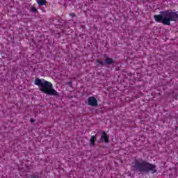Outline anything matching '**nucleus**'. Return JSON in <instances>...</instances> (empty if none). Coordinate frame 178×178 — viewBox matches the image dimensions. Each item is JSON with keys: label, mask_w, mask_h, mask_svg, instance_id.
Wrapping results in <instances>:
<instances>
[{"label": "nucleus", "mask_w": 178, "mask_h": 178, "mask_svg": "<svg viewBox=\"0 0 178 178\" xmlns=\"http://www.w3.org/2000/svg\"><path fill=\"white\" fill-rule=\"evenodd\" d=\"M132 168L139 173H156V165L143 159H135L132 163Z\"/></svg>", "instance_id": "f257e3e1"}, {"label": "nucleus", "mask_w": 178, "mask_h": 178, "mask_svg": "<svg viewBox=\"0 0 178 178\" xmlns=\"http://www.w3.org/2000/svg\"><path fill=\"white\" fill-rule=\"evenodd\" d=\"M35 86H40V90L42 92H44L47 95H53L54 97H59V92H56V90L52 88L53 85L52 83L46 81L44 79H36L35 80Z\"/></svg>", "instance_id": "f03ea898"}, {"label": "nucleus", "mask_w": 178, "mask_h": 178, "mask_svg": "<svg viewBox=\"0 0 178 178\" xmlns=\"http://www.w3.org/2000/svg\"><path fill=\"white\" fill-rule=\"evenodd\" d=\"M160 13L163 16V24L165 26H170V22H177L178 20L177 12L167 10L165 11H161Z\"/></svg>", "instance_id": "7ed1b4c3"}, {"label": "nucleus", "mask_w": 178, "mask_h": 178, "mask_svg": "<svg viewBox=\"0 0 178 178\" xmlns=\"http://www.w3.org/2000/svg\"><path fill=\"white\" fill-rule=\"evenodd\" d=\"M88 105L92 107L98 106V101L94 96L89 97L88 98Z\"/></svg>", "instance_id": "20e7f679"}, {"label": "nucleus", "mask_w": 178, "mask_h": 178, "mask_svg": "<svg viewBox=\"0 0 178 178\" xmlns=\"http://www.w3.org/2000/svg\"><path fill=\"white\" fill-rule=\"evenodd\" d=\"M154 19L157 23H163V15H154Z\"/></svg>", "instance_id": "39448f33"}, {"label": "nucleus", "mask_w": 178, "mask_h": 178, "mask_svg": "<svg viewBox=\"0 0 178 178\" xmlns=\"http://www.w3.org/2000/svg\"><path fill=\"white\" fill-rule=\"evenodd\" d=\"M104 63L106 65H113V63H115V60L112 58H106L104 60Z\"/></svg>", "instance_id": "423d86ee"}, {"label": "nucleus", "mask_w": 178, "mask_h": 178, "mask_svg": "<svg viewBox=\"0 0 178 178\" xmlns=\"http://www.w3.org/2000/svg\"><path fill=\"white\" fill-rule=\"evenodd\" d=\"M101 140H104V143H109V139L108 138V134L106 132H102V135L101 136Z\"/></svg>", "instance_id": "0eeeda50"}, {"label": "nucleus", "mask_w": 178, "mask_h": 178, "mask_svg": "<svg viewBox=\"0 0 178 178\" xmlns=\"http://www.w3.org/2000/svg\"><path fill=\"white\" fill-rule=\"evenodd\" d=\"M97 140V138L95 137V136H92L90 140V146H95V141Z\"/></svg>", "instance_id": "6e6552de"}, {"label": "nucleus", "mask_w": 178, "mask_h": 178, "mask_svg": "<svg viewBox=\"0 0 178 178\" xmlns=\"http://www.w3.org/2000/svg\"><path fill=\"white\" fill-rule=\"evenodd\" d=\"M37 3L39 6H44L47 3L46 0H37Z\"/></svg>", "instance_id": "1a4fd4ad"}, {"label": "nucleus", "mask_w": 178, "mask_h": 178, "mask_svg": "<svg viewBox=\"0 0 178 178\" xmlns=\"http://www.w3.org/2000/svg\"><path fill=\"white\" fill-rule=\"evenodd\" d=\"M31 178H41V174L40 172H35L31 176Z\"/></svg>", "instance_id": "9d476101"}, {"label": "nucleus", "mask_w": 178, "mask_h": 178, "mask_svg": "<svg viewBox=\"0 0 178 178\" xmlns=\"http://www.w3.org/2000/svg\"><path fill=\"white\" fill-rule=\"evenodd\" d=\"M97 63H98L101 67H102V66H104V62L99 60H97Z\"/></svg>", "instance_id": "9b49d317"}, {"label": "nucleus", "mask_w": 178, "mask_h": 178, "mask_svg": "<svg viewBox=\"0 0 178 178\" xmlns=\"http://www.w3.org/2000/svg\"><path fill=\"white\" fill-rule=\"evenodd\" d=\"M31 11L33 12V13H36V12H38L37 8H35V7L34 6L31 8Z\"/></svg>", "instance_id": "f8f14e48"}, {"label": "nucleus", "mask_w": 178, "mask_h": 178, "mask_svg": "<svg viewBox=\"0 0 178 178\" xmlns=\"http://www.w3.org/2000/svg\"><path fill=\"white\" fill-rule=\"evenodd\" d=\"M66 84H67L70 87H73L72 81L66 82Z\"/></svg>", "instance_id": "ddd939ff"}, {"label": "nucleus", "mask_w": 178, "mask_h": 178, "mask_svg": "<svg viewBox=\"0 0 178 178\" xmlns=\"http://www.w3.org/2000/svg\"><path fill=\"white\" fill-rule=\"evenodd\" d=\"M34 122H35V120L31 118V123H34Z\"/></svg>", "instance_id": "4468645a"}, {"label": "nucleus", "mask_w": 178, "mask_h": 178, "mask_svg": "<svg viewBox=\"0 0 178 178\" xmlns=\"http://www.w3.org/2000/svg\"><path fill=\"white\" fill-rule=\"evenodd\" d=\"M70 15H71L72 17H74V16H76L74 13H70Z\"/></svg>", "instance_id": "2eb2a0df"}]
</instances>
